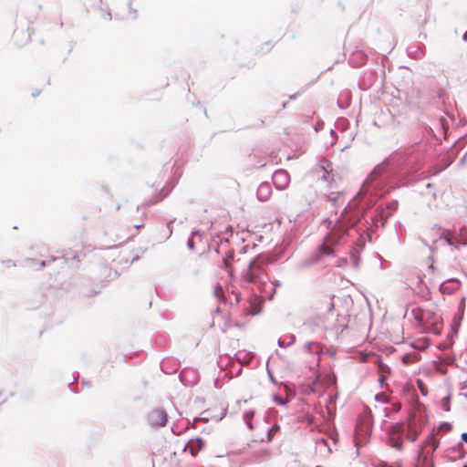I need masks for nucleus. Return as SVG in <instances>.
I'll use <instances>...</instances> for the list:
<instances>
[{
  "label": "nucleus",
  "mask_w": 467,
  "mask_h": 467,
  "mask_svg": "<svg viewBox=\"0 0 467 467\" xmlns=\"http://www.w3.org/2000/svg\"><path fill=\"white\" fill-rule=\"evenodd\" d=\"M359 221L358 214L354 209H345L341 213L340 218L336 223L329 235L327 236V243L321 246L320 251L323 254L330 255L333 254V249L330 244L338 243L343 236L348 234L349 229L353 228Z\"/></svg>",
  "instance_id": "1"
},
{
  "label": "nucleus",
  "mask_w": 467,
  "mask_h": 467,
  "mask_svg": "<svg viewBox=\"0 0 467 467\" xmlns=\"http://www.w3.org/2000/svg\"><path fill=\"white\" fill-rule=\"evenodd\" d=\"M415 326L438 334L442 327L441 317L433 307L416 306L411 309Z\"/></svg>",
  "instance_id": "2"
},
{
  "label": "nucleus",
  "mask_w": 467,
  "mask_h": 467,
  "mask_svg": "<svg viewBox=\"0 0 467 467\" xmlns=\"http://www.w3.org/2000/svg\"><path fill=\"white\" fill-rule=\"evenodd\" d=\"M266 263L264 259L256 257L252 260L248 268L244 272L243 281L254 284L258 287L267 284L269 276L265 269Z\"/></svg>",
  "instance_id": "3"
},
{
  "label": "nucleus",
  "mask_w": 467,
  "mask_h": 467,
  "mask_svg": "<svg viewBox=\"0 0 467 467\" xmlns=\"http://www.w3.org/2000/svg\"><path fill=\"white\" fill-rule=\"evenodd\" d=\"M318 179H320L328 189L337 188V173L334 171L333 164L327 160H322L315 171Z\"/></svg>",
  "instance_id": "4"
},
{
  "label": "nucleus",
  "mask_w": 467,
  "mask_h": 467,
  "mask_svg": "<svg viewBox=\"0 0 467 467\" xmlns=\"http://www.w3.org/2000/svg\"><path fill=\"white\" fill-rule=\"evenodd\" d=\"M405 431V424L403 422H398L393 425L389 431V445L398 451H401L403 448L402 434Z\"/></svg>",
  "instance_id": "5"
},
{
  "label": "nucleus",
  "mask_w": 467,
  "mask_h": 467,
  "mask_svg": "<svg viewBox=\"0 0 467 467\" xmlns=\"http://www.w3.org/2000/svg\"><path fill=\"white\" fill-rule=\"evenodd\" d=\"M148 420L151 426L163 427L168 421V416L164 410L155 409L149 413Z\"/></svg>",
  "instance_id": "6"
},
{
  "label": "nucleus",
  "mask_w": 467,
  "mask_h": 467,
  "mask_svg": "<svg viewBox=\"0 0 467 467\" xmlns=\"http://www.w3.org/2000/svg\"><path fill=\"white\" fill-rule=\"evenodd\" d=\"M421 430L415 422L414 416L411 415L408 420L406 438L411 442H414L419 438Z\"/></svg>",
  "instance_id": "7"
},
{
  "label": "nucleus",
  "mask_w": 467,
  "mask_h": 467,
  "mask_svg": "<svg viewBox=\"0 0 467 467\" xmlns=\"http://www.w3.org/2000/svg\"><path fill=\"white\" fill-rule=\"evenodd\" d=\"M273 182L279 189L285 188L289 183V174L285 170H278L273 174Z\"/></svg>",
  "instance_id": "8"
},
{
  "label": "nucleus",
  "mask_w": 467,
  "mask_h": 467,
  "mask_svg": "<svg viewBox=\"0 0 467 467\" xmlns=\"http://www.w3.org/2000/svg\"><path fill=\"white\" fill-rule=\"evenodd\" d=\"M415 467H434L433 462H430L428 456L423 452V449L419 452Z\"/></svg>",
  "instance_id": "9"
},
{
  "label": "nucleus",
  "mask_w": 467,
  "mask_h": 467,
  "mask_svg": "<svg viewBox=\"0 0 467 467\" xmlns=\"http://www.w3.org/2000/svg\"><path fill=\"white\" fill-rule=\"evenodd\" d=\"M379 362L378 366V373H379V381L380 385H383L387 376L389 374V368L388 366L381 363L379 360H377Z\"/></svg>",
  "instance_id": "10"
},
{
  "label": "nucleus",
  "mask_w": 467,
  "mask_h": 467,
  "mask_svg": "<svg viewBox=\"0 0 467 467\" xmlns=\"http://www.w3.org/2000/svg\"><path fill=\"white\" fill-rule=\"evenodd\" d=\"M429 340L427 337L419 338L413 343H411V347L419 351L426 350L429 348Z\"/></svg>",
  "instance_id": "11"
},
{
  "label": "nucleus",
  "mask_w": 467,
  "mask_h": 467,
  "mask_svg": "<svg viewBox=\"0 0 467 467\" xmlns=\"http://www.w3.org/2000/svg\"><path fill=\"white\" fill-rule=\"evenodd\" d=\"M442 237L446 240L447 244L449 245H451L455 247L456 249H459V242L458 240L454 239L453 234L450 231H444L442 233Z\"/></svg>",
  "instance_id": "12"
},
{
  "label": "nucleus",
  "mask_w": 467,
  "mask_h": 467,
  "mask_svg": "<svg viewBox=\"0 0 467 467\" xmlns=\"http://www.w3.org/2000/svg\"><path fill=\"white\" fill-rule=\"evenodd\" d=\"M419 352H408L403 356V362L405 364H411L420 359Z\"/></svg>",
  "instance_id": "13"
},
{
  "label": "nucleus",
  "mask_w": 467,
  "mask_h": 467,
  "mask_svg": "<svg viewBox=\"0 0 467 467\" xmlns=\"http://www.w3.org/2000/svg\"><path fill=\"white\" fill-rule=\"evenodd\" d=\"M375 467H403V462L401 460H398L391 464H389L386 462L379 461L374 463Z\"/></svg>",
  "instance_id": "14"
},
{
  "label": "nucleus",
  "mask_w": 467,
  "mask_h": 467,
  "mask_svg": "<svg viewBox=\"0 0 467 467\" xmlns=\"http://www.w3.org/2000/svg\"><path fill=\"white\" fill-rule=\"evenodd\" d=\"M254 415V411L252 410L245 411L244 414V419L247 426L251 430L254 429V426H253V423H252V419H253Z\"/></svg>",
  "instance_id": "15"
},
{
  "label": "nucleus",
  "mask_w": 467,
  "mask_h": 467,
  "mask_svg": "<svg viewBox=\"0 0 467 467\" xmlns=\"http://www.w3.org/2000/svg\"><path fill=\"white\" fill-rule=\"evenodd\" d=\"M428 445H431L432 451H435L439 447V441L435 440L433 436H431L425 441L423 448Z\"/></svg>",
  "instance_id": "16"
},
{
  "label": "nucleus",
  "mask_w": 467,
  "mask_h": 467,
  "mask_svg": "<svg viewBox=\"0 0 467 467\" xmlns=\"http://www.w3.org/2000/svg\"><path fill=\"white\" fill-rule=\"evenodd\" d=\"M460 244L466 245L467 244V229L462 228L460 230V239L458 240Z\"/></svg>",
  "instance_id": "17"
},
{
  "label": "nucleus",
  "mask_w": 467,
  "mask_h": 467,
  "mask_svg": "<svg viewBox=\"0 0 467 467\" xmlns=\"http://www.w3.org/2000/svg\"><path fill=\"white\" fill-rule=\"evenodd\" d=\"M441 408L447 412L451 410V396L448 395L441 400Z\"/></svg>",
  "instance_id": "18"
},
{
  "label": "nucleus",
  "mask_w": 467,
  "mask_h": 467,
  "mask_svg": "<svg viewBox=\"0 0 467 467\" xmlns=\"http://www.w3.org/2000/svg\"><path fill=\"white\" fill-rule=\"evenodd\" d=\"M213 292L218 299L222 300L223 298V291L220 285L214 286Z\"/></svg>",
  "instance_id": "19"
},
{
  "label": "nucleus",
  "mask_w": 467,
  "mask_h": 467,
  "mask_svg": "<svg viewBox=\"0 0 467 467\" xmlns=\"http://www.w3.org/2000/svg\"><path fill=\"white\" fill-rule=\"evenodd\" d=\"M417 385L422 395L425 396L428 394V388L421 379H418Z\"/></svg>",
  "instance_id": "20"
},
{
  "label": "nucleus",
  "mask_w": 467,
  "mask_h": 467,
  "mask_svg": "<svg viewBox=\"0 0 467 467\" xmlns=\"http://www.w3.org/2000/svg\"><path fill=\"white\" fill-rule=\"evenodd\" d=\"M372 352H361L359 356V361L360 362H366L368 360V358L371 356Z\"/></svg>",
  "instance_id": "21"
},
{
  "label": "nucleus",
  "mask_w": 467,
  "mask_h": 467,
  "mask_svg": "<svg viewBox=\"0 0 467 467\" xmlns=\"http://www.w3.org/2000/svg\"><path fill=\"white\" fill-rule=\"evenodd\" d=\"M375 399H376V400L381 401V402H387V400H388L387 395L385 393L377 394L375 396Z\"/></svg>",
  "instance_id": "22"
},
{
  "label": "nucleus",
  "mask_w": 467,
  "mask_h": 467,
  "mask_svg": "<svg viewBox=\"0 0 467 467\" xmlns=\"http://www.w3.org/2000/svg\"><path fill=\"white\" fill-rule=\"evenodd\" d=\"M441 358L446 364H451L453 362V358L449 354H447L445 357Z\"/></svg>",
  "instance_id": "23"
},
{
  "label": "nucleus",
  "mask_w": 467,
  "mask_h": 467,
  "mask_svg": "<svg viewBox=\"0 0 467 467\" xmlns=\"http://www.w3.org/2000/svg\"><path fill=\"white\" fill-rule=\"evenodd\" d=\"M400 409H401L400 403H394L393 404V407H392L393 411L398 412Z\"/></svg>",
  "instance_id": "24"
},
{
  "label": "nucleus",
  "mask_w": 467,
  "mask_h": 467,
  "mask_svg": "<svg viewBox=\"0 0 467 467\" xmlns=\"http://www.w3.org/2000/svg\"><path fill=\"white\" fill-rule=\"evenodd\" d=\"M99 293V291L95 290V289H92V290H89L88 291V296H96L97 294Z\"/></svg>",
  "instance_id": "25"
},
{
  "label": "nucleus",
  "mask_w": 467,
  "mask_h": 467,
  "mask_svg": "<svg viewBox=\"0 0 467 467\" xmlns=\"http://www.w3.org/2000/svg\"><path fill=\"white\" fill-rule=\"evenodd\" d=\"M443 428H444V429H446L447 431H449V430H451V425H450V424L445 423V424H443V425H441V426L440 427V430H441V429H443Z\"/></svg>",
  "instance_id": "26"
},
{
  "label": "nucleus",
  "mask_w": 467,
  "mask_h": 467,
  "mask_svg": "<svg viewBox=\"0 0 467 467\" xmlns=\"http://www.w3.org/2000/svg\"><path fill=\"white\" fill-rule=\"evenodd\" d=\"M462 441L467 442V432H464V433L462 434Z\"/></svg>",
  "instance_id": "27"
},
{
  "label": "nucleus",
  "mask_w": 467,
  "mask_h": 467,
  "mask_svg": "<svg viewBox=\"0 0 467 467\" xmlns=\"http://www.w3.org/2000/svg\"><path fill=\"white\" fill-rule=\"evenodd\" d=\"M279 346H280L281 348H285V347L282 342H279Z\"/></svg>",
  "instance_id": "28"
},
{
  "label": "nucleus",
  "mask_w": 467,
  "mask_h": 467,
  "mask_svg": "<svg viewBox=\"0 0 467 467\" xmlns=\"http://www.w3.org/2000/svg\"><path fill=\"white\" fill-rule=\"evenodd\" d=\"M438 369H439V370H441V371H442V372H444V370H443V368H441V366H440V367L438 368Z\"/></svg>",
  "instance_id": "29"
},
{
  "label": "nucleus",
  "mask_w": 467,
  "mask_h": 467,
  "mask_svg": "<svg viewBox=\"0 0 467 467\" xmlns=\"http://www.w3.org/2000/svg\"><path fill=\"white\" fill-rule=\"evenodd\" d=\"M37 264H39L42 266L45 265V262H41V263L37 262Z\"/></svg>",
  "instance_id": "30"
},
{
  "label": "nucleus",
  "mask_w": 467,
  "mask_h": 467,
  "mask_svg": "<svg viewBox=\"0 0 467 467\" xmlns=\"http://www.w3.org/2000/svg\"><path fill=\"white\" fill-rule=\"evenodd\" d=\"M224 264L227 265L228 264V259H224Z\"/></svg>",
  "instance_id": "31"
},
{
  "label": "nucleus",
  "mask_w": 467,
  "mask_h": 467,
  "mask_svg": "<svg viewBox=\"0 0 467 467\" xmlns=\"http://www.w3.org/2000/svg\"><path fill=\"white\" fill-rule=\"evenodd\" d=\"M463 467H467V465H464Z\"/></svg>",
  "instance_id": "32"
}]
</instances>
